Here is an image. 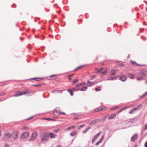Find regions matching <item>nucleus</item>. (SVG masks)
Returning a JSON list of instances; mask_svg holds the SVG:
<instances>
[{"instance_id":"1","label":"nucleus","mask_w":147,"mask_h":147,"mask_svg":"<svg viewBox=\"0 0 147 147\" xmlns=\"http://www.w3.org/2000/svg\"><path fill=\"white\" fill-rule=\"evenodd\" d=\"M49 133L47 132H45L42 134L40 136L41 140L42 141H44L47 140L49 138Z\"/></svg>"},{"instance_id":"2","label":"nucleus","mask_w":147,"mask_h":147,"mask_svg":"<svg viewBox=\"0 0 147 147\" xmlns=\"http://www.w3.org/2000/svg\"><path fill=\"white\" fill-rule=\"evenodd\" d=\"M27 94H29L31 96L33 95V92L32 91H30L29 90H24L23 91L21 92L20 94L19 95L22 96Z\"/></svg>"},{"instance_id":"3","label":"nucleus","mask_w":147,"mask_h":147,"mask_svg":"<svg viewBox=\"0 0 147 147\" xmlns=\"http://www.w3.org/2000/svg\"><path fill=\"white\" fill-rule=\"evenodd\" d=\"M19 134V133L18 131H13L12 132L11 136V137L15 139H16L18 138V136Z\"/></svg>"},{"instance_id":"4","label":"nucleus","mask_w":147,"mask_h":147,"mask_svg":"<svg viewBox=\"0 0 147 147\" xmlns=\"http://www.w3.org/2000/svg\"><path fill=\"white\" fill-rule=\"evenodd\" d=\"M37 135V134L36 132L33 133L32 134L31 137L30 139V140L33 141L35 140L36 138Z\"/></svg>"},{"instance_id":"5","label":"nucleus","mask_w":147,"mask_h":147,"mask_svg":"<svg viewBox=\"0 0 147 147\" xmlns=\"http://www.w3.org/2000/svg\"><path fill=\"white\" fill-rule=\"evenodd\" d=\"M29 136V134L28 132H24L21 136V138L24 139L28 138Z\"/></svg>"},{"instance_id":"6","label":"nucleus","mask_w":147,"mask_h":147,"mask_svg":"<svg viewBox=\"0 0 147 147\" xmlns=\"http://www.w3.org/2000/svg\"><path fill=\"white\" fill-rule=\"evenodd\" d=\"M102 132L101 131L99 132L96 135L94 136L93 138L92 139V142H94L95 140L98 138L100 135L101 134Z\"/></svg>"},{"instance_id":"7","label":"nucleus","mask_w":147,"mask_h":147,"mask_svg":"<svg viewBox=\"0 0 147 147\" xmlns=\"http://www.w3.org/2000/svg\"><path fill=\"white\" fill-rule=\"evenodd\" d=\"M61 112L58 111H54L53 112L54 115L56 116H58L60 115Z\"/></svg>"},{"instance_id":"8","label":"nucleus","mask_w":147,"mask_h":147,"mask_svg":"<svg viewBox=\"0 0 147 147\" xmlns=\"http://www.w3.org/2000/svg\"><path fill=\"white\" fill-rule=\"evenodd\" d=\"M127 79L126 77L125 76L123 75L120 78V80L121 81L124 82L126 81Z\"/></svg>"},{"instance_id":"9","label":"nucleus","mask_w":147,"mask_h":147,"mask_svg":"<svg viewBox=\"0 0 147 147\" xmlns=\"http://www.w3.org/2000/svg\"><path fill=\"white\" fill-rule=\"evenodd\" d=\"M138 138V135L137 134H134L131 138V140L133 142H134Z\"/></svg>"},{"instance_id":"10","label":"nucleus","mask_w":147,"mask_h":147,"mask_svg":"<svg viewBox=\"0 0 147 147\" xmlns=\"http://www.w3.org/2000/svg\"><path fill=\"white\" fill-rule=\"evenodd\" d=\"M10 137V134L9 133H7L4 135V138L5 139H7L9 138Z\"/></svg>"},{"instance_id":"11","label":"nucleus","mask_w":147,"mask_h":147,"mask_svg":"<svg viewBox=\"0 0 147 147\" xmlns=\"http://www.w3.org/2000/svg\"><path fill=\"white\" fill-rule=\"evenodd\" d=\"M140 75L142 76H147V71H143L140 73Z\"/></svg>"},{"instance_id":"12","label":"nucleus","mask_w":147,"mask_h":147,"mask_svg":"<svg viewBox=\"0 0 147 147\" xmlns=\"http://www.w3.org/2000/svg\"><path fill=\"white\" fill-rule=\"evenodd\" d=\"M116 116V114L113 113L110 116V117H109V119H113Z\"/></svg>"},{"instance_id":"13","label":"nucleus","mask_w":147,"mask_h":147,"mask_svg":"<svg viewBox=\"0 0 147 147\" xmlns=\"http://www.w3.org/2000/svg\"><path fill=\"white\" fill-rule=\"evenodd\" d=\"M104 138V136H102V137L101 139L100 140H99L98 142L96 144V146H98L100 143H101L102 142L103 139Z\"/></svg>"},{"instance_id":"14","label":"nucleus","mask_w":147,"mask_h":147,"mask_svg":"<svg viewBox=\"0 0 147 147\" xmlns=\"http://www.w3.org/2000/svg\"><path fill=\"white\" fill-rule=\"evenodd\" d=\"M96 83V82H92L89 83L87 84V86L88 87L94 85Z\"/></svg>"},{"instance_id":"15","label":"nucleus","mask_w":147,"mask_h":147,"mask_svg":"<svg viewBox=\"0 0 147 147\" xmlns=\"http://www.w3.org/2000/svg\"><path fill=\"white\" fill-rule=\"evenodd\" d=\"M21 92H20L19 91H16L15 92V94L13 96L14 97H18L19 96H20V95H19V94H20Z\"/></svg>"},{"instance_id":"16","label":"nucleus","mask_w":147,"mask_h":147,"mask_svg":"<svg viewBox=\"0 0 147 147\" xmlns=\"http://www.w3.org/2000/svg\"><path fill=\"white\" fill-rule=\"evenodd\" d=\"M77 134V132L75 131H73L72 132H71L70 134V136H74L76 135Z\"/></svg>"},{"instance_id":"17","label":"nucleus","mask_w":147,"mask_h":147,"mask_svg":"<svg viewBox=\"0 0 147 147\" xmlns=\"http://www.w3.org/2000/svg\"><path fill=\"white\" fill-rule=\"evenodd\" d=\"M49 135L51 138H55V135L54 133H49Z\"/></svg>"},{"instance_id":"18","label":"nucleus","mask_w":147,"mask_h":147,"mask_svg":"<svg viewBox=\"0 0 147 147\" xmlns=\"http://www.w3.org/2000/svg\"><path fill=\"white\" fill-rule=\"evenodd\" d=\"M98 120H95L92 121L90 123V125H94L97 123Z\"/></svg>"},{"instance_id":"19","label":"nucleus","mask_w":147,"mask_h":147,"mask_svg":"<svg viewBox=\"0 0 147 147\" xmlns=\"http://www.w3.org/2000/svg\"><path fill=\"white\" fill-rule=\"evenodd\" d=\"M75 127L74 126H73L68 127V128L65 129V130L66 131H69L71 129H74Z\"/></svg>"},{"instance_id":"20","label":"nucleus","mask_w":147,"mask_h":147,"mask_svg":"<svg viewBox=\"0 0 147 147\" xmlns=\"http://www.w3.org/2000/svg\"><path fill=\"white\" fill-rule=\"evenodd\" d=\"M129 107H124V108H122V109H120V110H119L117 112V113L118 114L119 113H120L123 110L126 109H127L128 108H129Z\"/></svg>"},{"instance_id":"21","label":"nucleus","mask_w":147,"mask_h":147,"mask_svg":"<svg viewBox=\"0 0 147 147\" xmlns=\"http://www.w3.org/2000/svg\"><path fill=\"white\" fill-rule=\"evenodd\" d=\"M129 107H124V108H122V109H120V110H119L117 112V113L118 114L119 113H120L123 110L126 109H127L128 108H129Z\"/></svg>"},{"instance_id":"22","label":"nucleus","mask_w":147,"mask_h":147,"mask_svg":"<svg viewBox=\"0 0 147 147\" xmlns=\"http://www.w3.org/2000/svg\"><path fill=\"white\" fill-rule=\"evenodd\" d=\"M115 70L114 69H112L110 72V73L111 75H114L115 74Z\"/></svg>"},{"instance_id":"23","label":"nucleus","mask_w":147,"mask_h":147,"mask_svg":"<svg viewBox=\"0 0 147 147\" xmlns=\"http://www.w3.org/2000/svg\"><path fill=\"white\" fill-rule=\"evenodd\" d=\"M87 89V87L86 86H85L82 88L80 90L82 91H85Z\"/></svg>"},{"instance_id":"24","label":"nucleus","mask_w":147,"mask_h":147,"mask_svg":"<svg viewBox=\"0 0 147 147\" xmlns=\"http://www.w3.org/2000/svg\"><path fill=\"white\" fill-rule=\"evenodd\" d=\"M137 109V108H135L134 109H132L129 112V114H132L133 112H134L135 111H136Z\"/></svg>"},{"instance_id":"25","label":"nucleus","mask_w":147,"mask_h":147,"mask_svg":"<svg viewBox=\"0 0 147 147\" xmlns=\"http://www.w3.org/2000/svg\"><path fill=\"white\" fill-rule=\"evenodd\" d=\"M57 78V76L56 75H52L50 77V78L51 80H53L56 79Z\"/></svg>"},{"instance_id":"26","label":"nucleus","mask_w":147,"mask_h":147,"mask_svg":"<svg viewBox=\"0 0 147 147\" xmlns=\"http://www.w3.org/2000/svg\"><path fill=\"white\" fill-rule=\"evenodd\" d=\"M103 110V109L102 108H96L95 110L94 111L95 112H98V111H99L101 110Z\"/></svg>"},{"instance_id":"27","label":"nucleus","mask_w":147,"mask_h":147,"mask_svg":"<svg viewBox=\"0 0 147 147\" xmlns=\"http://www.w3.org/2000/svg\"><path fill=\"white\" fill-rule=\"evenodd\" d=\"M85 126V125L84 124H82L81 125H78V129H80L81 128Z\"/></svg>"},{"instance_id":"28","label":"nucleus","mask_w":147,"mask_h":147,"mask_svg":"<svg viewBox=\"0 0 147 147\" xmlns=\"http://www.w3.org/2000/svg\"><path fill=\"white\" fill-rule=\"evenodd\" d=\"M84 65H81L80 66L77 67L74 70V71H76L78 69H80L82 68L83 67H84Z\"/></svg>"},{"instance_id":"29","label":"nucleus","mask_w":147,"mask_h":147,"mask_svg":"<svg viewBox=\"0 0 147 147\" xmlns=\"http://www.w3.org/2000/svg\"><path fill=\"white\" fill-rule=\"evenodd\" d=\"M67 91L70 93L71 96H72L73 95V92L70 89H68L67 90Z\"/></svg>"},{"instance_id":"30","label":"nucleus","mask_w":147,"mask_h":147,"mask_svg":"<svg viewBox=\"0 0 147 147\" xmlns=\"http://www.w3.org/2000/svg\"><path fill=\"white\" fill-rule=\"evenodd\" d=\"M128 76H129V77L130 78H131V79H132L133 78V77H134V76L133 75L131 74H130V73H129V74H128Z\"/></svg>"},{"instance_id":"31","label":"nucleus","mask_w":147,"mask_h":147,"mask_svg":"<svg viewBox=\"0 0 147 147\" xmlns=\"http://www.w3.org/2000/svg\"><path fill=\"white\" fill-rule=\"evenodd\" d=\"M107 72V70H105L104 71H101L100 72V73H101L102 74H106Z\"/></svg>"},{"instance_id":"32","label":"nucleus","mask_w":147,"mask_h":147,"mask_svg":"<svg viewBox=\"0 0 147 147\" xmlns=\"http://www.w3.org/2000/svg\"><path fill=\"white\" fill-rule=\"evenodd\" d=\"M147 94V92H145L140 97V98H142L144 96H145Z\"/></svg>"},{"instance_id":"33","label":"nucleus","mask_w":147,"mask_h":147,"mask_svg":"<svg viewBox=\"0 0 147 147\" xmlns=\"http://www.w3.org/2000/svg\"><path fill=\"white\" fill-rule=\"evenodd\" d=\"M78 79H76L74 80L73 81V84H74L76 83L77 82H78Z\"/></svg>"},{"instance_id":"34","label":"nucleus","mask_w":147,"mask_h":147,"mask_svg":"<svg viewBox=\"0 0 147 147\" xmlns=\"http://www.w3.org/2000/svg\"><path fill=\"white\" fill-rule=\"evenodd\" d=\"M37 79H40L41 80H42V78H34L33 79V80H35L37 81H39V80H38Z\"/></svg>"},{"instance_id":"35","label":"nucleus","mask_w":147,"mask_h":147,"mask_svg":"<svg viewBox=\"0 0 147 147\" xmlns=\"http://www.w3.org/2000/svg\"><path fill=\"white\" fill-rule=\"evenodd\" d=\"M90 128V127H88V128L86 130L83 131L82 132L83 133H85L86 132H87L89 130V129Z\"/></svg>"},{"instance_id":"36","label":"nucleus","mask_w":147,"mask_h":147,"mask_svg":"<svg viewBox=\"0 0 147 147\" xmlns=\"http://www.w3.org/2000/svg\"><path fill=\"white\" fill-rule=\"evenodd\" d=\"M33 86L38 87H40L41 86L40 84H34L32 85Z\"/></svg>"},{"instance_id":"37","label":"nucleus","mask_w":147,"mask_h":147,"mask_svg":"<svg viewBox=\"0 0 147 147\" xmlns=\"http://www.w3.org/2000/svg\"><path fill=\"white\" fill-rule=\"evenodd\" d=\"M82 86V83H79L76 85V86L77 87H80Z\"/></svg>"},{"instance_id":"38","label":"nucleus","mask_w":147,"mask_h":147,"mask_svg":"<svg viewBox=\"0 0 147 147\" xmlns=\"http://www.w3.org/2000/svg\"><path fill=\"white\" fill-rule=\"evenodd\" d=\"M131 63L132 64L134 65H135L136 64V63L135 62L133 61H131Z\"/></svg>"},{"instance_id":"39","label":"nucleus","mask_w":147,"mask_h":147,"mask_svg":"<svg viewBox=\"0 0 147 147\" xmlns=\"http://www.w3.org/2000/svg\"><path fill=\"white\" fill-rule=\"evenodd\" d=\"M95 90L96 91H100L101 90V89L100 88H95Z\"/></svg>"},{"instance_id":"40","label":"nucleus","mask_w":147,"mask_h":147,"mask_svg":"<svg viewBox=\"0 0 147 147\" xmlns=\"http://www.w3.org/2000/svg\"><path fill=\"white\" fill-rule=\"evenodd\" d=\"M59 129H57L54 130L53 132H55L56 133H57L59 131Z\"/></svg>"},{"instance_id":"41","label":"nucleus","mask_w":147,"mask_h":147,"mask_svg":"<svg viewBox=\"0 0 147 147\" xmlns=\"http://www.w3.org/2000/svg\"><path fill=\"white\" fill-rule=\"evenodd\" d=\"M72 90L73 91H77V90H78V89H77V88H72Z\"/></svg>"},{"instance_id":"42","label":"nucleus","mask_w":147,"mask_h":147,"mask_svg":"<svg viewBox=\"0 0 147 147\" xmlns=\"http://www.w3.org/2000/svg\"><path fill=\"white\" fill-rule=\"evenodd\" d=\"M113 77H108L107 78V80H113Z\"/></svg>"},{"instance_id":"43","label":"nucleus","mask_w":147,"mask_h":147,"mask_svg":"<svg viewBox=\"0 0 147 147\" xmlns=\"http://www.w3.org/2000/svg\"><path fill=\"white\" fill-rule=\"evenodd\" d=\"M103 69V68H101L100 70H98V71L97 72V73H100L102 71V70Z\"/></svg>"},{"instance_id":"44","label":"nucleus","mask_w":147,"mask_h":147,"mask_svg":"<svg viewBox=\"0 0 147 147\" xmlns=\"http://www.w3.org/2000/svg\"><path fill=\"white\" fill-rule=\"evenodd\" d=\"M137 79L138 80H141L142 79V78H140V77L139 76H138L137 78Z\"/></svg>"},{"instance_id":"45","label":"nucleus","mask_w":147,"mask_h":147,"mask_svg":"<svg viewBox=\"0 0 147 147\" xmlns=\"http://www.w3.org/2000/svg\"><path fill=\"white\" fill-rule=\"evenodd\" d=\"M5 94V93L2 92L0 93V96L4 95Z\"/></svg>"},{"instance_id":"46","label":"nucleus","mask_w":147,"mask_h":147,"mask_svg":"<svg viewBox=\"0 0 147 147\" xmlns=\"http://www.w3.org/2000/svg\"><path fill=\"white\" fill-rule=\"evenodd\" d=\"M74 74H71V75H69V76H67V77L68 78H69V77H71L72 76H74Z\"/></svg>"},{"instance_id":"47","label":"nucleus","mask_w":147,"mask_h":147,"mask_svg":"<svg viewBox=\"0 0 147 147\" xmlns=\"http://www.w3.org/2000/svg\"><path fill=\"white\" fill-rule=\"evenodd\" d=\"M96 77V76L95 75H93L92 76V80L93 79L95 78Z\"/></svg>"},{"instance_id":"48","label":"nucleus","mask_w":147,"mask_h":147,"mask_svg":"<svg viewBox=\"0 0 147 147\" xmlns=\"http://www.w3.org/2000/svg\"><path fill=\"white\" fill-rule=\"evenodd\" d=\"M44 119L47 120H52V119H51L50 118H45Z\"/></svg>"},{"instance_id":"49","label":"nucleus","mask_w":147,"mask_h":147,"mask_svg":"<svg viewBox=\"0 0 147 147\" xmlns=\"http://www.w3.org/2000/svg\"><path fill=\"white\" fill-rule=\"evenodd\" d=\"M145 147H147V141L144 144Z\"/></svg>"},{"instance_id":"50","label":"nucleus","mask_w":147,"mask_h":147,"mask_svg":"<svg viewBox=\"0 0 147 147\" xmlns=\"http://www.w3.org/2000/svg\"><path fill=\"white\" fill-rule=\"evenodd\" d=\"M9 145L8 144H6L5 145V147H9Z\"/></svg>"},{"instance_id":"51","label":"nucleus","mask_w":147,"mask_h":147,"mask_svg":"<svg viewBox=\"0 0 147 147\" xmlns=\"http://www.w3.org/2000/svg\"><path fill=\"white\" fill-rule=\"evenodd\" d=\"M23 129H27V127H23Z\"/></svg>"},{"instance_id":"52","label":"nucleus","mask_w":147,"mask_h":147,"mask_svg":"<svg viewBox=\"0 0 147 147\" xmlns=\"http://www.w3.org/2000/svg\"><path fill=\"white\" fill-rule=\"evenodd\" d=\"M33 117H31L30 118H29L28 119H27V120H30V119H31Z\"/></svg>"},{"instance_id":"53","label":"nucleus","mask_w":147,"mask_h":147,"mask_svg":"<svg viewBox=\"0 0 147 147\" xmlns=\"http://www.w3.org/2000/svg\"><path fill=\"white\" fill-rule=\"evenodd\" d=\"M61 113L64 115H65V113L64 112H61L60 114Z\"/></svg>"},{"instance_id":"54","label":"nucleus","mask_w":147,"mask_h":147,"mask_svg":"<svg viewBox=\"0 0 147 147\" xmlns=\"http://www.w3.org/2000/svg\"><path fill=\"white\" fill-rule=\"evenodd\" d=\"M145 129H147V124L145 126Z\"/></svg>"},{"instance_id":"55","label":"nucleus","mask_w":147,"mask_h":147,"mask_svg":"<svg viewBox=\"0 0 147 147\" xmlns=\"http://www.w3.org/2000/svg\"><path fill=\"white\" fill-rule=\"evenodd\" d=\"M117 108V107H114V108H112V109H111V110H113V109H116Z\"/></svg>"},{"instance_id":"56","label":"nucleus","mask_w":147,"mask_h":147,"mask_svg":"<svg viewBox=\"0 0 147 147\" xmlns=\"http://www.w3.org/2000/svg\"><path fill=\"white\" fill-rule=\"evenodd\" d=\"M103 109V110H103L104 111L106 109V107H104V108H102Z\"/></svg>"},{"instance_id":"57","label":"nucleus","mask_w":147,"mask_h":147,"mask_svg":"<svg viewBox=\"0 0 147 147\" xmlns=\"http://www.w3.org/2000/svg\"><path fill=\"white\" fill-rule=\"evenodd\" d=\"M2 134V132L1 131H0V137L1 136Z\"/></svg>"},{"instance_id":"58","label":"nucleus","mask_w":147,"mask_h":147,"mask_svg":"<svg viewBox=\"0 0 147 147\" xmlns=\"http://www.w3.org/2000/svg\"><path fill=\"white\" fill-rule=\"evenodd\" d=\"M98 68H95V70H98Z\"/></svg>"},{"instance_id":"59","label":"nucleus","mask_w":147,"mask_h":147,"mask_svg":"<svg viewBox=\"0 0 147 147\" xmlns=\"http://www.w3.org/2000/svg\"><path fill=\"white\" fill-rule=\"evenodd\" d=\"M69 78V80H71V78Z\"/></svg>"},{"instance_id":"60","label":"nucleus","mask_w":147,"mask_h":147,"mask_svg":"<svg viewBox=\"0 0 147 147\" xmlns=\"http://www.w3.org/2000/svg\"><path fill=\"white\" fill-rule=\"evenodd\" d=\"M104 65V63H102L101 64V65Z\"/></svg>"},{"instance_id":"61","label":"nucleus","mask_w":147,"mask_h":147,"mask_svg":"<svg viewBox=\"0 0 147 147\" xmlns=\"http://www.w3.org/2000/svg\"><path fill=\"white\" fill-rule=\"evenodd\" d=\"M82 84V86H84V85L85 84V83H83Z\"/></svg>"},{"instance_id":"62","label":"nucleus","mask_w":147,"mask_h":147,"mask_svg":"<svg viewBox=\"0 0 147 147\" xmlns=\"http://www.w3.org/2000/svg\"><path fill=\"white\" fill-rule=\"evenodd\" d=\"M98 87L99 88H100L101 87L100 86H98Z\"/></svg>"},{"instance_id":"63","label":"nucleus","mask_w":147,"mask_h":147,"mask_svg":"<svg viewBox=\"0 0 147 147\" xmlns=\"http://www.w3.org/2000/svg\"><path fill=\"white\" fill-rule=\"evenodd\" d=\"M87 82H88L89 83H90V81H89V80Z\"/></svg>"},{"instance_id":"64","label":"nucleus","mask_w":147,"mask_h":147,"mask_svg":"<svg viewBox=\"0 0 147 147\" xmlns=\"http://www.w3.org/2000/svg\"><path fill=\"white\" fill-rule=\"evenodd\" d=\"M56 147H60V146H57Z\"/></svg>"}]
</instances>
